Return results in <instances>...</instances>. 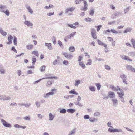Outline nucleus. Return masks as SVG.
<instances>
[{
    "mask_svg": "<svg viewBox=\"0 0 135 135\" xmlns=\"http://www.w3.org/2000/svg\"><path fill=\"white\" fill-rule=\"evenodd\" d=\"M62 55L65 58L69 59H71L73 57L71 54H68V52H63Z\"/></svg>",
    "mask_w": 135,
    "mask_h": 135,
    "instance_id": "obj_1",
    "label": "nucleus"
},
{
    "mask_svg": "<svg viewBox=\"0 0 135 135\" xmlns=\"http://www.w3.org/2000/svg\"><path fill=\"white\" fill-rule=\"evenodd\" d=\"M1 121L2 124L5 127L9 128L11 127V125L10 124L8 123L3 119H1Z\"/></svg>",
    "mask_w": 135,
    "mask_h": 135,
    "instance_id": "obj_2",
    "label": "nucleus"
},
{
    "mask_svg": "<svg viewBox=\"0 0 135 135\" xmlns=\"http://www.w3.org/2000/svg\"><path fill=\"white\" fill-rule=\"evenodd\" d=\"M120 78L123 80V82L124 83L127 84V76L123 74H122L120 75Z\"/></svg>",
    "mask_w": 135,
    "mask_h": 135,
    "instance_id": "obj_3",
    "label": "nucleus"
},
{
    "mask_svg": "<svg viewBox=\"0 0 135 135\" xmlns=\"http://www.w3.org/2000/svg\"><path fill=\"white\" fill-rule=\"evenodd\" d=\"M54 94V93L53 92H49L48 93L44 94L43 95V97L44 98H48L50 96L53 95Z\"/></svg>",
    "mask_w": 135,
    "mask_h": 135,
    "instance_id": "obj_4",
    "label": "nucleus"
},
{
    "mask_svg": "<svg viewBox=\"0 0 135 135\" xmlns=\"http://www.w3.org/2000/svg\"><path fill=\"white\" fill-rule=\"evenodd\" d=\"M108 97L111 98H114L115 97V93L112 91H110L108 93Z\"/></svg>",
    "mask_w": 135,
    "mask_h": 135,
    "instance_id": "obj_5",
    "label": "nucleus"
},
{
    "mask_svg": "<svg viewBox=\"0 0 135 135\" xmlns=\"http://www.w3.org/2000/svg\"><path fill=\"white\" fill-rule=\"evenodd\" d=\"M108 131L109 132H122V130L120 129H112L110 128H109L108 129Z\"/></svg>",
    "mask_w": 135,
    "mask_h": 135,
    "instance_id": "obj_6",
    "label": "nucleus"
},
{
    "mask_svg": "<svg viewBox=\"0 0 135 135\" xmlns=\"http://www.w3.org/2000/svg\"><path fill=\"white\" fill-rule=\"evenodd\" d=\"M121 13L120 12H116L114 13L112 15L111 18L112 19H114L118 17L119 15H120Z\"/></svg>",
    "mask_w": 135,
    "mask_h": 135,
    "instance_id": "obj_7",
    "label": "nucleus"
},
{
    "mask_svg": "<svg viewBox=\"0 0 135 135\" xmlns=\"http://www.w3.org/2000/svg\"><path fill=\"white\" fill-rule=\"evenodd\" d=\"M111 88L113 90L115 91H117L118 90L120 91L122 90V89H120L118 86H117L116 87L112 86Z\"/></svg>",
    "mask_w": 135,
    "mask_h": 135,
    "instance_id": "obj_8",
    "label": "nucleus"
},
{
    "mask_svg": "<svg viewBox=\"0 0 135 135\" xmlns=\"http://www.w3.org/2000/svg\"><path fill=\"white\" fill-rule=\"evenodd\" d=\"M120 57L122 59L126 60H128L129 62H131L132 61L131 59H129L128 57L124 55H121Z\"/></svg>",
    "mask_w": 135,
    "mask_h": 135,
    "instance_id": "obj_9",
    "label": "nucleus"
},
{
    "mask_svg": "<svg viewBox=\"0 0 135 135\" xmlns=\"http://www.w3.org/2000/svg\"><path fill=\"white\" fill-rule=\"evenodd\" d=\"M14 127L15 128H18L25 129L26 128V126H22L19 125L18 124H16L14 126Z\"/></svg>",
    "mask_w": 135,
    "mask_h": 135,
    "instance_id": "obj_10",
    "label": "nucleus"
},
{
    "mask_svg": "<svg viewBox=\"0 0 135 135\" xmlns=\"http://www.w3.org/2000/svg\"><path fill=\"white\" fill-rule=\"evenodd\" d=\"M127 69L129 70H131L132 71L135 72V69L133 68L132 66L128 65L126 67Z\"/></svg>",
    "mask_w": 135,
    "mask_h": 135,
    "instance_id": "obj_11",
    "label": "nucleus"
},
{
    "mask_svg": "<svg viewBox=\"0 0 135 135\" xmlns=\"http://www.w3.org/2000/svg\"><path fill=\"white\" fill-rule=\"evenodd\" d=\"M24 24L27 26L30 27L33 25V24L31 23L30 21H26L24 22Z\"/></svg>",
    "mask_w": 135,
    "mask_h": 135,
    "instance_id": "obj_12",
    "label": "nucleus"
},
{
    "mask_svg": "<svg viewBox=\"0 0 135 135\" xmlns=\"http://www.w3.org/2000/svg\"><path fill=\"white\" fill-rule=\"evenodd\" d=\"M55 116L51 113H50L49 114V120L50 121H51L53 120Z\"/></svg>",
    "mask_w": 135,
    "mask_h": 135,
    "instance_id": "obj_13",
    "label": "nucleus"
},
{
    "mask_svg": "<svg viewBox=\"0 0 135 135\" xmlns=\"http://www.w3.org/2000/svg\"><path fill=\"white\" fill-rule=\"evenodd\" d=\"M112 100L113 102V105L114 106H116L118 104V100L115 98H112Z\"/></svg>",
    "mask_w": 135,
    "mask_h": 135,
    "instance_id": "obj_14",
    "label": "nucleus"
},
{
    "mask_svg": "<svg viewBox=\"0 0 135 135\" xmlns=\"http://www.w3.org/2000/svg\"><path fill=\"white\" fill-rule=\"evenodd\" d=\"M82 83V81L81 80H75V82L74 83V84L75 86L78 87L79 84L80 83Z\"/></svg>",
    "mask_w": 135,
    "mask_h": 135,
    "instance_id": "obj_15",
    "label": "nucleus"
},
{
    "mask_svg": "<svg viewBox=\"0 0 135 135\" xmlns=\"http://www.w3.org/2000/svg\"><path fill=\"white\" fill-rule=\"evenodd\" d=\"M75 9V7H72L71 8H67L66 9V13H67L69 11L71 12H72Z\"/></svg>",
    "mask_w": 135,
    "mask_h": 135,
    "instance_id": "obj_16",
    "label": "nucleus"
},
{
    "mask_svg": "<svg viewBox=\"0 0 135 135\" xmlns=\"http://www.w3.org/2000/svg\"><path fill=\"white\" fill-rule=\"evenodd\" d=\"M132 28L131 27H128L124 31L123 33H127L128 32H130L132 30Z\"/></svg>",
    "mask_w": 135,
    "mask_h": 135,
    "instance_id": "obj_17",
    "label": "nucleus"
},
{
    "mask_svg": "<svg viewBox=\"0 0 135 135\" xmlns=\"http://www.w3.org/2000/svg\"><path fill=\"white\" fill-rule=\"evenodd\" d=\"M26 8L30 13L32 14L33 13V11L30 6H26Z\"/></svg>",
    "mask_w": 135,
    "mask_h": 135,
    "instance_id": "obj_18",
    "label": "nucleus"
},
{
    "mask_svg": "<svg viewBox=\"0 0 135 135\" xmlns=\"http://www.w3.org/2000/svg\"><path fill=\"white\" fill-rule=\"evenodd\" d=\"M45 45L46 46H47L49 50H52V48L51 46V43H45Z\"/></svg>",
    "mask_w": 135,
    "mask_h": 135,
    "instance_id": "obj_19",
    "label": "nucleus"
},
{
    "mask_svg": "<svg viewBox=\"0 0 135 135\" xmlns=\"http://www.w3.org/2000/svg\"><path fill=\"white\" fill-rule=\"evenodd\" d=\"M0 33L3 36H5L7 35V33L3 30L0 27Z\"/></svg>",
    "mask_w": 135,
    "mask_h": 135,
    "instance_id": "obj_20",
    "label": "nucleus"
},
{
    "mask_svg": "<svg viewBox=\"0 0 135 135\" xmlns=\"http://www.w3.org/2000/svg\"><path fill=\"white\" fill-rule=\"evenodd\" d=\"M5 72V70L4 69L3 67L1 65H0V73L2 74H4Z\"/></svg>",
    "mask_w": 135,
    "mask_h": 135,
    "instance_id": "obj_21",
    "label": "nucleus"
},
{
    "mask_svg": "<svg viewBox=\"0 0 135 135\" xmlns=\"http://www.w3.org/2000/svg\"><path fill=\"white\" fill-rule=\"evenodd\" d=\"M0 12H4L7 16H8L9 15V14H10L8 10H7L6 11H4L3 10L0 9Z\"/></svg>",
    "mask_w": 135,
    "mask_h": 135,
    "instance_id": "obj_22",
    "label": "nucleus"
},
{
    "mask_svg": "<svg viewBox=\"0 0 135 135\" xmlns=\"http://www.w3.org/2000/svg\"><path fill=\"white\" fill-rule=\"evenodd\" d=\"M96 31L94 30L93 31H92L91 32V35L92 37L94 39L97 38V36L95 34Z\"/></svg>",
    "mask_w": 135,
    "mask_h": 135,
    "instance_id": "obj_23",
    "label": "nucleus"
},
{
    "mask_svg": "<svg viewBox=\"0 0 135 135\" xmlns=\"http://www.w3.org/2000/svg\"><path fill=\"white\" fill-rule=\"evenodd\" d=\"M33 46L32 44H28L26 45V47L27 49L29 50H31L33 49Z\"/></svg>",
    "mask_w": 135,
    "mask_h": 135,
    "instance_id": "obj_24",
    "label": "nucleus"
},
{
    "mask_svg": "<svg viewBox=\"0 0 135 135\" xmlns=\"http://www.w3.org/2000/svg\"><path fill=\"white\" fill-rule=\"evenodd\" d=\"M76 132V130L75 129H73L71 131L69 132L68 135H74Z\"/></svg>",
    "mask_w": 135,
    "mask_h": 135,
    "instance_id": "obj_25",
    "label": "nucleus"
},
{
    "mask_svg": "<svg viewBox=\"0 0 135 135\" xmlns=\"http://www.w3.org/2000/svg\"><path fill=\"white\" fill-rule=\"evenodd\" d=\"M120 91V92H117V93L119 95V96L120 97H123V96L124 95V92L122 90L120 91Z\"/></svg>",
    "mask_w": 135,
    "mask_h": 135,
    "instance_id": "obj_26",
    "label": "nucleus"
},
{
    "mask_svg": "<svg viewBox=\"0 0 135 135\" xmlns=\"http://www.w3.org/2000/svg\"><path fill=\"white\" fill-rule=\"evenodd\" d=\"M95 9H94L93 8H91L89 11V15L91 16H93V14H94L95 11H94Z\"/></svg>",
    "mask_w": 135,
    "mask_h": 135,
    "instance_id": "obj_27",
    "label": "nucleus"
},
{
    "mask_svg": "<svg viewBox=\"0 0 135 135\" xmlns=\"http://www.w3.org/2000/svg\"><path fill=\"white\" fill-rule=\"evenodd\" d=\"M94 116L95 117H100L101 116V113L99 112H96L94 113Z\"/></svg>",
    "mask_w": 135,
    "mask_h": 135,
    "instance_id": "obj_28",
    "label": "nucleus"
},
{
    "mask_svg": "<svg viewBox=\"0 0 135 135\" xmlns=\"http://www.w3.org/2000/svg\"><path fill=\"white\" fill-rule=\"evenodd\" d=\"M66 25H67V26L73 29H75L76 28V27L75 26H74L73 24H69L68 23H67Z\"/></svg>",
    "mask_w": 135,
    "mask_h": 135,
    "instance_id": "obj_29",
    "label": "nucleus"
},
{
    "mask_svg": "<svg viewBox=\"0 0 135 135\" xmlns=\"http://www.w3.org/2000/svg\"><path fill=\"white\" fill-rule=\"evenodd\" d=\"M69 51L72 52H73L75 50V48L73 46H71L69 48Z\"/></svg>",
    "mask_w": 135,
    "mask_h": 135,
    "instance_id": "obj_30",
    "label": "nucleus"
},
{
    "mask_svg": "<svg viewBox=\"0 0 135 135\" xmlns=\"http://www.w3.org/2000/svg\"><path fill=\"white\" fill-rule=\"evenodd\" d=\"M69 93L70 94H75L76 95H77L78 94V93H77L74 90V89L69 91Z\"/></svg>",
    "mask_w": 135,
    "mask_h": 135,
    "instance_id": "obj_31",
    "label": "nucleus"
},
{
    "mask_svg": "<svg viewBox=\"0 0 135 135\" xmlns=\"http://www.w3.org/2000/svg\"><path fill=\"white\" fill-rule=\"evenodd\" d=\"M52 84V83L51 81H48L46 83V86L47 87H48L51 86Z\"/></svg>",
    "mask_w": 135,
    "mask_h": 135,
    "instance_id": "obj_32",
    "label": "nucleus"
},
{
    "mask_svg": "<svg viewBox=\"0 0 135 135\" xmlns=\"http://www.w3.org/2000/svg\"><path fill=\"white\" fill-rule=\"evenodd\" d=\"M67 111L68 113H73L75 111V109H68L67 110Z\"/></svg>",
    "mask_w": 135,
    "mask_h": 135,
    "instance_id": "obj_33",
    "label": "nucleus"
},
{
    "mask_svg": "<svg viewBox=\"0 0 135 135\" xmlns=\"http://www.w3.org/2000/svg\"><path fill=\"white\" fill-rule=\"evenodd\" d=\"M89 120L90 122H96L98 121V120L97 119L92 118H90Z\"/></svg>",
    "mask_w": 135,
    "mask_h": 135,
    "instance_id": "obj_34",
    "label": "nucleus"
},
{
    "mask_svg": "<svg viewBox=\"0 0 135 135\" xmlns=\"http://www.w3.org/2000/svg\"><path fill=\"white\" fill-rule=\"evenodd\" d=\"M79 65L81 66L83 69H84L85 68V65L83 63V62H80L79 63Z\"/></svg>",
    "mask_w": 135,
    "mask_h": 135,
    "instance_id": "obj_35",
    "label": "nucleus"
},
{
    "mask_svg": "<svg viewBox=\"0 0 135 135\" xmlns=\"http://www.w3.org/2000/svg\"><path fill=\"white\" fill-rule=\"evenodd\" d=\"M131 9L130 7H127L124 10V13L126 14V13L128 12V11Z\"/></svg>",
    "mask_w": 135,
    "mask_h": 135,
    "instance_id": "obj_36",
    "label": "nucleus"
},
{
    "mask_svg": "<svg viewBox=\"0 0 135 135\" xmlns=\"http://www.w3.org/2000/svg\"><path fill=\"white\" fill-rule=\"evenodd\" d=\"M59 63V60H58L56 59L53 62V64L54 65H58Z\"/></svg>",
    "mask_w": 135,
    "mask_h": 135,
    "instance_id": "obj_37",
    "label": "nucleus"
},
{
    "mask_svg": "<svg viewBox=\"0 0 135 135\" xmlns=\"http://www.w3.org/2000/svg\"><path fill=\"white\" fill-rule=\"evenodd\" d=\"M35 105L37 108H39L41 106L40 103L38 101H36L35 102Z\"/></svg>",
    "mask_w": 135,
    "mask_h": 135,
    "instance_id": "obj_38",
    "label": "nucleus"
},
{
    "mask_svg": "<svg viewBox=\"0 0 135 135\" xmlns=\"http://www.w3.org/2000/svg\"><path fill=\"white\" fill-rule=\"evenodd\" d=\"M54 78L55 79H58V78L56 76H54V77H49L45 78H42V79H52Z\"/></svg>",
    "mask_w": 135,
    "mask_h": 135,
    "instance_id": "obj_39",
    "label": "nucleus"
},
{
    "mask_svg": "<svg viewBox=\"0 0 135 135\" xmlns=\"http://www.w3.org/2000/svg\"><path fill=\"white\" fill-rule=\"evenodd\" d=\"M32 54H34L37 57L39 56V54L37 51H34L32 52Z\"/></svg>",
    "mask_w": 135,
    "mask_h": 135,
    "instance_id": "obj_40",
    "label": "nucleus"
},
{
    "mask_svg": "<svg viewBox=\"0 0 135 135\" xmlns=\"http://www.w3.org/2000/svg\"><path fill=\"white\" fill-rule=\"evenodd\" d=\"M95 85L97 88V90H100V88L101 86V85L99 83H96Z\"/></svg>",
    "mask_w": 135,
    "mask_h": 135,
    "instance_id": "obj_41",
    "label": "nucleus"
},
{
    "mask_svg": "<svg viewBox=\"0 0 135 135\" xmlns=\"http://www.w3.org/2000/svg\"><path fill=\"white\" fill-rule=\"evenodd\" d=\"M13 43L15 45L17 46V38L15 36H14V39H13Z\"/></svg>",
    "mask_w": 135,
    "mask_h": 135,
    "instance_id": "obj_42",
    "label": "nucleus"
},
{
    "mask_svg": "<svg viewBox=\"0 0 135 135\" xmlns=\"http://www.w3.org/2000/svg\"><path fill=\"white\" fill-rule=\"evenodd\" d=\"M131 42L132 44L133 45V48H135V40L134 39H132L131 40Z\"/></svg>",
    "mask_w": 135,
    "mask_h": 135,
    "instance_id": "obj_43",
    "label": "nucleus"
},
{
    "mask_svg": "<svg viewBox=\"0 0 135 135\" xmlns=\"http://www.w3.org/2000/svg\"><path fill=\"white\" fill-rule=\"evenodd\" d=\"M89 89L90 90L94 92L95 90V88L93 86H90L89 87Z\"/></svg>",
    "mask_w": 135,
    "mask_h": 135,
    "instance_id": "obj_44",
    "label": "nucleus"
},
{
    "mask_svg": "<svg viewBox=\"0 0 135 135\" xmlns=\"http://www.w3.org/2000/svg\"><path fill=\"white\" fill-rule=\"evenodd\" d=\"M45 66L43 65L40 68V70L41 72H43L45 70Z\"/></svg>",
    "mask_w": 135,
    "mask_h": 135,
    "instance_id": "obj_45",
    "label": "nucleus"
},
{
    "mask_svg": "<svg viewBox=\"0 0 135 135\" xmlns=\"http://www.w3.org/2000/svg\"><path fill=\"white\" fill-rule=\"evenodd\" d=\"M58 44L60 46L61 48H63L64 47V46L62 44V42L60 40H59L58 41Z\"/></svg>",
    "mask_w": 135,
    "mask_h": 135,
    "instance_id": "obj_46",
    "label": "nucleus"
},
{
    "mask_svg": "<svg viewBox=\"0 0 135 135\" xmlns=\"http://www.w3.org/2000/svg\"><path fill=\"white\" fill-rule=\"evenodd\" d=\"M128 54L129 56L132 57H134L135 56V53L133 52H129Z\"/></svg>",
    "mask_w": 135,
    "mask_h": 135,
    "instance_id": "obj_47",
    "label": "nucleus"
},
{
    "mask_svg": "<svg viewBox=\"0 0 135 135\" xmlns=\"http://www.w3.org/2000/svg\"><path fill=\"white\" fill-rule=\"evenodd\" d=\"M92 62V60H91V59H89L88 60V62L86 64L88 65H90L91 64Z\"/></svg>",
    "mask_w": 135,
    "mask_h": 135,
    "instance_id": "obj_48",
    "label": "nucleus"
},
{
    "mask_svg": "<svg viewBox=\"0 0 135 135\" xmlns=\"http://www.w3.org/2000/svg\"><path fill=\"white\" fill-rule=\"evenodd\" d=\"M32 65H34L36 61V58L33 57L32 58Z\"/></svg>",
    "mask_w": 135,
    "mask_h": 135,
    "instance_id": "obj_49",
    "label": "nucleus"
},
{
    "mask_svg": "<svg viewBox=\"0 0 135 135\" xmlns=\"http://www.w3.org/2000/svg\"><path fill=\"white\" fill-rule=\"evenodd\" d=\"M60 112L62 113H65L66 112V110L65 109H62L60 111Z\"/></svg>",
    "mask_w": 135,
    "mask_h": 135,
    "instance_id": "obj_50",
    "label": "nucleus"
},
{
    "mask_svg": "<svg viewBox=\"0 0 135 135\" xmlns=\"http://www.w3.org/2000/svg\"><path fill=\"white\" fill-rule=\"evenodd\" d=\"M6 6L5 5H0V8L1 9L3 10L6 8Z\"/></svg>",
    "mask_w": 135,
    "mask_h": 135,
    "instance_id": "obj_51",
    "label": "nucleus"
},
{
    "mask_svg": "<svg viewBox=\"0 0 135 135\" xmlns=\"http://www.w3.org/2000/svg\"><path fill=\"white\" fill-rule=\"evenodd\" d=\"M23 119L26 120H30V117L29 116H26L23 118Z\"/></svg>",
    "mask_w": 135,
    "mask_h": 135,
    "instance_id": "obj_52",
    "label": "nucleus"
},
{
    "mask_svg": "<svg viewBox=\"0 0 135 135\" xmlns=\"http://www.w3.org/2000/svg\"><path fill=\"white\" fill-rule=\"evenodd\" d=\"M105 69L107 70H110L111 69L110 67L107 65H105Z\"/></svg>",
    "mask_w": 135,
    "mask_h": 135,
    "instance_id": "obj_53",
    "label": "nucleus"
},
{
    "mask_svg": "<svg viewBox=\"0 0 135 135\" xmlns=\"http://www.w3.org/2000/svg\"><path fill=\"white\" fill-rule=\"evenodd\" d=\"M31 105V104L29 103H25V106L26 107H28Z\"/></svg>",
    "mask_w": 135,
    "mask_h": 135,
    "instance_id": "obj_54",
    "label": "nucleus"
},
{
    "mask_svg": "<svg viewBox=\"0 0 135 135\" xmlns=\"http://www.w3.org/2000/svg\"><path fill=\"white\" fill-rule=\"evenodd\" d=\"M85 20L88 22H91L92 21L91 19L90 18H87L85 19Z\"/></svg>",
    "mask_w": 135,
    "mask_h": 135,
    "instance_id": "obj_55",
    "label": "nucleus"
},
{
    "mask_svg": "<svg viewBox=\"0 0 135 135\" xmlns=\"http://www.w3.org/2000/svg\"><path fill=\"white\" fill-rule=\"evenodd\" d=\"M13 37L12 36L10 35L8 37V40L9 41H12Z\"/></svg>",
    "mask_w": 135,
    "mask_h": 135,
    "instance_id": "obj_56",
    "label": "nucleus"
},
{
    "mask_svg": "<svg viewBox=\"0 0 135 135\" xmlns=\"http://www.w3.org/2000/svg\"><path fill=\"white\" fill-rule=\"evenodd\" d=\"M63 64L65 65H67L68 64L69 62L68 61L64 60L63 62Z\"/></svg>",
    "mask_w": 135,
    "mask_h": 135,
    "instance_id": "obj_57",
    "label": "nucleus"
},
{
    "mask_svg": "<svg viewBox=\"0 0 135 135\" xmlns=\"http://www.w3.org/2000/svg\"><path fill=\"white\" fill-rule=\"evenodd\" d=\"M5 101V100H8L11 99V98L9 96L7 97L6 96L4 95Z\"/></svg>",
    "mask_w": 135,
    "mask_h": 135,
    "instance_id": "obj_58",
    "label": "nucleus"
},
{
    "mask_svg": "<svg viewBox=\"0 0 135 135\" xmlns=\"http://www.w3.org/2000/svg\"><path fill=\"white\" fill-rule=\"evenodd\" d=\"M102 98L103 99H108V96H106V95L105 94H103L102 95Z\"/></svg>",
    "mask_w": 135,
    "mask_h": 135,
    "instance_id": "obj_59",
    "label": "nucleus"
},
{
    "mask_svg": "<svg viewBox=\"0 0 135 135\" xmlns=\"http://www.w3.org/2000/svg\"><path fill=\"white\" fill-rule=\"evenodd\" d=\"M4 96L0 95V100L5 101Z\"/></svg>",
    "mask_w": 135,
    "mask_h": 135,
    "instance_id": "obj_60",
    "label": "nucleus"
},
{
    "mask_svg": "<svg viewBox=\"0 0 135 135\" xmlns=\"http://www.w3.org/2000/svg\"><path fill=\"white\" fill-rule=\"evenodd\" d=\"M110 31L114 33L117 34L118 33V32L114 29H111Z\"/></svg>",
    "mask_w": 135,
    "mask_h": 135,
    "instance_id": "obj_61",
    "label": "nucleus"
},
{
    "mask_svg": "<svg viewBox=\"0 0 135 135\" xmlns=\"http://www.w3.org/2000/svg\"><path fill=\"white\" fill-rule=\"evenodd\" d=\"M110 30H109L108 29L106 31H104L103 33L104 34H108L107 33H109L110 32Z\"/></svg>",
    "mask_w": 135,
    "mask_h": 135,
    "instance_id": "obj_62",
    "label": "nucleus"
},
{
    "mask_svg": "<svg viewBox=\"0 0 135 135\" xmlns=\"http://www.w3.org/2000/svg\"><path fill=\"white\" fill-rule=\"evenodd\" d=\"M102 27V26L101 25H100L96 26V27H97V31L98 32L99 31Z\"/></svg>",
    "mask_w": 135,
    "mask_h": 135,
    "instance_id": "obj_63",
    "label": "nucleus"
},
{
    "mask_svg": "<svg viewBox=\"0 0 135 135\" xmlns=\"http://www.w3.org/2000/svg\"><path fill=\"white\" fill-rule=\"evenodd\" d=\"M81 1V0H76L75 2V3L76 4H79Z\"/></svg>",
    "mask_w": 135,
    "mask_h": 135,
    "instance_id": "obj_64",
    "label": "nucleus"
}]
</instances>
